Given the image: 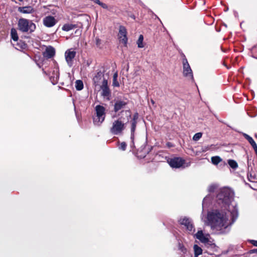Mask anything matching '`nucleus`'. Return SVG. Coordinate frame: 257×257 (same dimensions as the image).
Returning <instances> with one entry per match:
<instances>
[{
	"label": "nucleus",
	"instance_id": "obj_1",
	"mask_svg": "<svg viewBox=\"0 0 257 257\" xmlns=\"http://www.w3.org/2000/svg\"><path fill=\"white\" fill-rule=\"evenodd\" d=\"M208 225L212 229L223 232L231 223L228 220L226 213L219 210H213L207 214Z\"/></svg>",
	"mask_w": 257,
	"mask_h": 257
},
{
	"label": "nucleus",
	"instance_id": "obj_2",
	"mask_svg": "<svg viewBox=\"0 0 257 257\" xmlns=\"http://www.w3.org/2000/svg\"><path fill=\"white\" fill-rule=\"evenodd\" d=\"M233 196L234 192L230 189L226 187L221 189L217 196L218 204H222L224 207L227 206L229 207L232 216V222H234L238 216L237 208L235 206L232 205L233 208L231 210L230 206V204L233 200Z\"/></svg>",
	"mask_w": 257,
	"mask_h": 257
},
{
	"label": "nucleus",
	"instance_id": "obj_3",
	"mask_svg": "<svg viewBox=\"0 0 257 257\" xmlns=\"http://www.w3.org/2000/svg\"><path fill=\"white\" fill-rule=\"evenodd\" d=\"M125 124L126 123L123 120V118L120 117L112 122L110 132L114 135H120L125 129Z\"/></svg>",
	"mask_w": 257,
	"mask_h": 257
},
{
	"label": "nucleus",
	"instance_id": "obj_4",
	"mask_svg": "<svg viewBox=\"0 0 257 257\" xmlns=\"http://www.w3.org/2000/svg\"><path fill=\"white\" fill-rule=\"evenodd\" d=\"M18 27L20 31L23 32H33L36 29L35 25L31 21L25 19H20L18 22Z\"/></svg>",
	"mask_w": 257,
	"mask_h": 257
},
{
	"label": "nucleus",
	"instance_id": "obj_5",
	"mask_svg": "<svg viewBox=\"0 0 257 257\" xmlns=\"http://www.w3.org/2000/svg\"><path fill=\"white\" fill-rule=\"evenodd\" d=\"M96 115L93 117V122L95 125H100L105 119V108L101 105H98L95 107Z\"/></svg>",
	"mask_w": 257,
	"mask_h": 257
},
{
	"label": "nucleus",
	"instance_id": "obj_6",
	"mask_svg": "<svg viewBox=\"0 0 257 257\" xmlns=\"http://www.w3.org/2000/svg\"><path fill=\"white\" fill-rule=\"evenodd\" d=\"M76 52L72 49L66 51L65 53V60L69 67L73 65L74 59L76 56Z\"/></svg>",
	"mask_w": 257,
	"mask_h": 257
},
{
	"label": "nucleus",
	"instance_id": "obj_7",
	"mask_svg": "<svg viewBox=\"0 0 257 257\" xmlns=\"http://www.w3.org/2000/svg\"><path fill=\"white\" fill-rule=\"evenodd\" d=\"M195 236L197 239L203 243L210 244L211 242L210 235L209 234H204L202 230H198Z\"/></svg>",
	"mask_w": 257,
	"mask_h": 257
},
{
	"label": "nucleus",
	"instance_id": "obj_8",
	"mask_svg": "<svg viewBox=\"0 0 257 257\" xmlns=\"http://www.w3.org/2000/svg\"><path fill=\"white\" fill-rule=\"evenodd\" d=\"M183 74L186 77L193 78L192 71L188 62L187 59L185 57L183 59Z\"/></svg>",
	"mask_w": 257,
	"mask_h": 257
},
{
	"label": "nucleus",
	"instance_id": "obj_9",
	"mask_svg": "<svg viewBox=\"0 0 257 257\" xmlns=\"http://www.w3.org/2000/svg\"><path fill=\"white\" fill-rule=\"evenodd\" d=\"M168 162L171 167L179 168L184 164V161L181 158L175 157L170 159L168 161Z\"/></svg>",
	"mask_w": 257,
	"mask_h": 257
},
{
	"label": "nucleus",
	"instance_id": "obj_10",
	"mask_svg": "<svg viewBox=\"0 0 257 257\" xmlns=\"http://www.w3.org/2000/svg\"><path fill=\"white\" fill-rule=\"evenodd\" d=\"M118 37L120 42L123 44L124 46H126L127 42L126 30L122 26H120L119 27Z\"/></svg>",
	"mask_w": 257,
	"mask_h": 257
},
{
	"label": "nucleus",
	"instance_id": "obj_11",
	"mask_svg": "<svg viewBox=\"0 0 257 257\" xmlns=\"http://www.w3.org/2000/svg\"><path fill=\"white\" fill-rule=\"evenodd\" d=\"M100 88L102 90V95L103 97H108L110 94V91L108 86L107 80L106 79H103L102 84L100 85Z\"/></svg>",
	"mask_w": 257,
	"mask_h": 257
},
{
	"label": "nucleus",
	"instance_id": "obj_12",
	"mask_svg": "<svg viewBox=\"0 0 257 257\" xmlns=\"http://www.w3.org/2000/svg\"><path fill=\"white\" fill-rule=\"evenodd\" d=\"M127 104V101L123 100L117 99L114 101V111L116 112L119 110L124 108Z\"/></svg>",
	"mask_w": 257,
	"mask_h": 257
},
{
	"label": "nucleus",
	"instance_id": "obj_13",
	"mask_svg": "<svg viewBox=\"0 0 257 257\" xmlns=\"http://www.w3.org/2000/svg\"><path fill=\"white\" fill-rule=\"evenodd\" d=\"M179 222L181 225H184L188 230L191 231L194 230L193 224L189 218L184 217L183 218H181L179 220Z\"/></svg>",
	"mask_w": 257,
	"mask_h": 257
},
{
	"label": "nucleus",
	"instance_id": "obj_14",
	"mask_svg": "<svg viewBox=\"0 0 257 257\" xmlns=\"http://www.w3.org/2000/svg\"><path fill=\"white\" fill-rule=\"evenodd\" d=\"M43 24L47 27H52L54 26L57 21L54 17H45L43 19Z\"/></svg>",
	"mask_w": 257,
	"mask_h": 257
},
{
	"label": "nucleus",
	"instance_id": "obj_15",
	"mask_svg": "<svg viewBox=\"0 0 257 257\" xmlns=\"http://www.w3.org/2000/svg\"><path fill=\"white\" fill-rule=\"evenodd\" d=\"M55 51L54 48L49 46L46 48L45 52L43 53L44 56L47 58H51L55 55Z\"/></svg>",
	"mask_w": 257,
	"mask_h": 257
},
{
	"label": "nucleus",
	"instance_id": "obj_16",
	"mask_svg": "<svg viewBox=\"0 0 257 257\" xmlns=\"http://www.w3.org/2000/svg\"><path fill=\"white\" fill-rule=\"evenodd\" d=\"M104 78L103 75L101 71L97 72V74L93 78L94 83L95 85H99L100 83L102 84V80Z\"/></svg>",
	"mask_w": 257,
	"mask_h": 257
},
{
	"label": "nucleus",
	"instance_id": "obj_17",
	"mask_svg": "<svg viewBox=\"0 0 257 257\" xmlns=\"http://www.w3.org/2000/svg\"><path fill=\"white\" fill-rule=\"evenodd\" d=\"M244 137L248 141L249 144L251 145L255 153L257 154V145L252 138L246 134H243Z\"/></svg>",
	"mask_w": 257,
	"mask_h": 257
},
{
	"label": "nucleus",
	"instance_id": "obj_18",
	"mask_svg": "<svg viewBox=\"0 0 257 257\" xmlns=\"http://www.w3.org/2000/svg\"><path fill=\"white\" fill-rule=\"evenodd\" d=\"M19 10L23 14H30L33 11V8L31 6L20 7Z\"/></svg>",
	"mask_w": 257,
	"mask_h": 257
},
{
	"label": "nucleus",
	"instance_id": "obj_19",
	"mask_svg": "<svg viewBox=\"0 0 257 257\" xmlns=\"http://www.w3.org/2000/svg\"><path fill=\"white\" fill-rule=\"evenodd\" d=\"M11 36L12 39L14 41L17 42L18 41L19 37L17 34V30L15 29L12 28L11 29Z\"/></svg>",
	"mask_w": 257,
	"mask_h": 257
},
{
	"label": "nucleus",
	"instance_id": "obj_20",
	"mask_svg": "<svg viewBox=\"0 0 257 257\" xmlns=\"http://www.w3.org/2000/svg\"><path fill=\"white\" fill-rule=\"evenodd\" d=\"M194 250V257H198V256L202 253V249L201 247H199L197 245L195 244L193 247Z\"/></svg>",
	"mask_w": 257,
	"mask_h": 257
},
{
	"label": "nucleus",
	"instance_id": "obj_21",
	"mask_svg": "<svg viewBox=\"0 0 257 257\" xmlns=\"http://www.w3.org/2000/svg\"><path fill=\"white\" fill-rule=\"evenodd\" d=\"M76 27L75 25H73L71 24H65L63 27L62 30L65 31H69L71 30H72Z\"/></svg>",
	"mask_w": 257,
	"mask_h": 257
},
{
	"label": "nucleus",
	"instance_id": "obj_22",
	"mask_svg": "<svg viewBox=\"0 0 257 257\" xmlns=\"http://www.w3.org/2000/svg\"><path fill=\"white\" fill-rule=\"evenodd\" d=\"M137 121H135V120L131 121V139L134 140V133L136 127Z\"/></svg>",
	"mask_w": 257,
	"mask_h": 257
},
{
	"label": "nucleus",
	"instance_id": "obj_23",
	"mask_svg": "<svg viewBox=\"0 0 257 257\" xmlns=\"http://www.w3.org/2000/svg\"><path fill=\"white\" fill-rule=\"evenodd\" d=\"M75 87L77 90H81L83 88V83L81 80H77L75 82Z\"/></svg>",
	"mask_w": 257,
	"mask_h": 257
},
{
	"label": "nucleus",
	"instance_id": "obj_24",
	"mask_svg": "<svg viewBox=\"0 0 257 257\" xmlns=\"http://www.w3.org/2000/svg\"><path fill=\"white\" fill-rule=\"evenodd\" d=\"M117 73L115 72L113 76V82L112 85L115 87H118L119 86V83L117 81Z\"/></svg>",
	"mask_w": 257,
	"mask_h": 257
},
{
	"label": "nucleus",
	"instance_id": "obj_25",
	"mask_svg": "<svg viewBox=\"0 0 257 257\" xmlns=\"http://www.w3.org/2000/svg\"><path fill=\"white\" fill-rule=\"evenodd\" d=\"M222 161L221 158L219 156H214L211 158V162L214 165H217Z\"/></svg>",
	"mask_w": 257,
	"mask_h": 257
},
{
	"label": "nucleus",
	"instance_id": "obj_26",
	"mask_svg": "<svg viewBox=\"0 0 257 257\" xmlns=\"http://www.w3.org/2000/svg\"><path fill=\"white\" fill-rule=\"evenodd\" d=\"M144 37L142 35H140L137 41V45L139 48H143L144 45L143 44Z\"/></svg>",
	"mask_w": 257,
	"mask_h": 257
},
{
	"label": "nucleus",
	"instance_id": "obj_27",
	"mask_svg": "<svg viewBox=\"0 0 257 257\" xmlns=\"http://www.w3.org/2000/svg\"><path fill=\"white\" fill-rule=\"evenodd\" d=\"M228 163L230 167L233 169H236L238 167L237 163L234 160H229Z\"/></svg>",
	"mask_w": 257,
	"mask_h": 257
},
{
	"label": "nucleus",
	"instance_id": "obj_28",
	"mask_svg": "<svg viewBox=\"0 0 257 257\" xmlns=\"http://www.w3.org/2000/svg\"><path fill=\"white\" fill-rule=\"evenodd\" d=\"M92 1L94 3L98 4V5H99L100 6H101L102 8H103L104 9H108L107 5L104 3L101 2L99 0H92Z\"/></svg>",
	"mask_w": 257,
	"mask_h": 257
},
{
	"label": "nucleus",
	"instance_id": "obj_29",
	"mask_svg": "<svg viewBox=\"0 0 257 257\" xmlns=\"http://www.w3.org/2000/svg\"><path fill=\"white\" fill-rule=\"evenodd\" d=\"M217 187L218 185L217 184H211L208 188V192H213L217 188Z\"/></svg>",
	"mask_w": 257,
	"mask_h": 257
},
{
	"label": "nucleus",
	"instance_id": "obj_30",
	"mask_svg": "<svg viewBox=\"0 0 257 257\" xmlns=\"http://www.w3.org/2000/svg\"><path fill=\"white\" fill-rule=\"evenodd\" d=\"M202 136V134L201 133H198L194 135V136L193 137V140L194 141H198Z\"/></svg>",
	"mask_w": 257,
	"mask_h": 257
},
{
	"label": "nucleus",
	"instance_id": "obj_31",
	"mask_svg": "<svg viewBox=\"0 0 257 257\" xmlns=\"http://www.w3.org/2000/svg\"><path fill=\"white\" fill-rule=\"evenodd\" d=\"M126 144L125 142H122L120 144L119 146V149L122 150V151H124L126 149Z\"/></svg>",
	"mask_w": 257,
	"mask_h": 257
},
{
	"label": "nucleus",
	"instance_id": "obj_32",
	"mask_svg": "<svg viewBox=\"0 0 257 257\" xmlns=\"http://www.w3.org/2000/svg\"><path fill=\"white\" fill-rule=\"evenodd\" d=\"M17 46L20 48L24 49L26 47V44L24 42H21V43H18Z\"/></svg>",
	"mask_w": 257,
	"mask_h": 257
},
{
	"label": "nucleus",
	"instance_id": "obj_33",
	"mask_svg": "<svg viewBox=\"0 0 257 257\" xmlns=\"http://www.w3.org/2000/svg\"><path fill=\"white\" fill-rule=\"evenodd\" d=\"M139 115L138 113H136L134 116L132 120H135V121H137V119H138Z\"/></svg>",
	"mask_w": 257,
	"mask_h": 257
},
{
	"label": "nucleus",
	"instance_id": "obj_34",
	"mask_svg": "<svg viewBox=\"0 0 257 257\" xmlns=\"http://www.w3.org/2000/svg\"><path fill=\"white\" fill-rule=\"evenodd\" d=\"M95 41H96V44L97 46H99L100 44V40L98 38H96Z\"/></svg>",
	"mask_w": 257,
	"mask_h": 257
},
{
	"label": "nucleus",
	"instance_id": "obj_35",
	"mask_svg": "<svg viewBox=\"0 0 257 257\" xmlns=\"http://www.w3.org/2000/svg\"><path fill=\"white\" fill-rule=\"evenodd\" d=\"M251 243L253 245L257 246V241L256 240H252Z\"/></svg>",
	"mask_w": 257,
	"mask_h": 257
},
{
	"label": "nucleus",
	"instance_id": "obj_36",
	"mask_svg": "<svg viewBox=\"0 0 257 257\" xmlns=\"http://www.w3.org/2000/svg\"><path fill=\"white\" fill-rule=\"evenodd\" d=\"M251 253H257V249H252L251 250Z\"/></svg>",
	"mask_w": 257,
	"mask_h": 257
},
{
	"label": "nucleus",
	"instance_id": "obj_37",
	"mask_svg": "<svg viewBox=\"0 0 257 257\" xmlns=\"http://www.w3.org/2000/svg\"><path fill=\"white\" fill-rule=\"evenodd\" d=\"M77 16L80 17V16H88L87 14H79Z\"/></svg>",
	"mask_w": 257,
	"mask_h": 257
},
{
	"label": "nucleus",
	"instance_id": "obj_38",
	"mask_svg": "<svg viewBox=\"0 0 257 257\" xmlns=\"http://www.w3.org/2000/svg\"><path fill=\"white\" fill-rule=\"evenodd\" d=\"M149 15H154V13L152 11H149Z\"/></svg>",
	"mask_w": 257,
	"mask_h": 257
},
{
	"label": "nucleus",
	"instance_id": "obj_39",
	"mask_svg": "<svg viewBox=\"0 0 257 257\" xmlns=\"http://www.w3.org/2000/svg\"><path fill=\"white\" fill-rule=\"evenodd\" d=\"M206 199V198H205L203 201V203H202L203 206L204 205V204L205 203V201Z\"/></svg>",
	"mask_w": 257,
	"mask_h": 257
},
{
	"label": "nucleus",
	"instance_id": "obj_40",
	"mask_svg": "<svg viewBox=\"0 0 257 257\" xmlns=\"http://www.w3.org/2000/svg\"><path fill=\"white\" fill-rule=\"evenodd\" d=\"M128 112L129 113V116L131 117L130 112L129 111Z\"/></svg>",
	"mask_w": 257,
	"mask_h": 257
},
{
	"label": "nucleus",
	"instance_id": "obj_41",
	"mask_svg": "<svg viewBox=\"0 0 257 257\" xmlns=\"http://www.w3.org/2000/svg\"><path fill=\"white\" fill-rule=\"evenodd\" d=\"M19 1H20V2H22V1H23V0H19Z\"/></svg>",
	"mask_w": 257,
	"mask_h": 257
}]
</instances>
